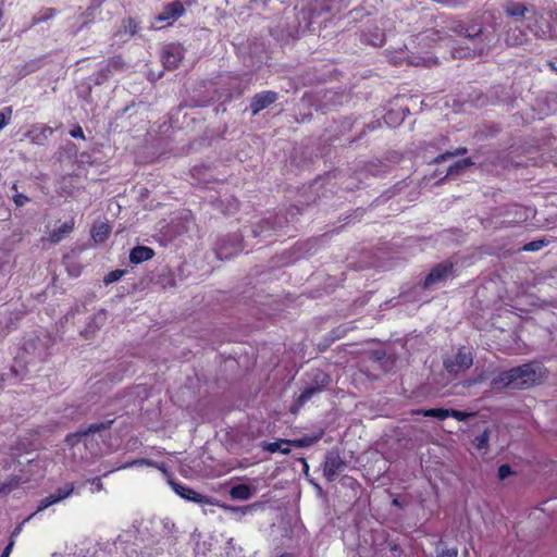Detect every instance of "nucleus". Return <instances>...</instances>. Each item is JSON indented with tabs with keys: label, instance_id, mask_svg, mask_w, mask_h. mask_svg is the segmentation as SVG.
I'll return each instance as SVG.
<instances>
[{
	"label": "nucleus",
	"instance_id": "6e6552de",
	"mask_svg": "<svg viewBox=\"0 0 557 557\" xmlns=\"http://www.w3.org/2000/svg\"><path fill=\"white\" fill-rule=\"evenodd\" d=\"M346 461L337 450H330L323 462V475L327 482H333L337 475L346 469Z\"/></svg>",
	"mask_w": 557,
	"mask_h": 557
},
{
	"label": "nucleus",
	"instance_id": "3c124183",
	"mask_svg": "<svg viewBox=\"0 0 557 557\" xmlns=\"http://www.w3.org/2000/svg\"><path fill=\"white\" fill-rule=\"evenodd\" d=\"M235 209H238V201L235 200Z\"/></svg>",
	"mask_w": 557,
	"mask_h": 557
},
{
	"label": "nucleus",
	"instance_id": "ea45409f",
	"mask_svg": "<svg viewBox=\"0 0 557 557\" xmlns=\"http://www.w3.org/2000/svg\"><path fill=\"white\" fill-rule=\"evenodd\" d=\"M377 33L375 34V39L373 40H369V42L373 46H383L384 45V41H385V35L380 32L379 29H376Z\"/></svg>",
	"mask_w": 557,
	"mask_h": 557
},
{
	"label": "nucleus",
	"instance_id": "8fccbe9b",
	"mask_svg": "<svg viewBox=\"0 0 557 557\" xmlns=\"http://www.w3.org/2000/svg\"><path fill=\"white\" fill-rule=\"evenodd\" d=\"M483 381V376L481 375L480 377H478L474 382H481Z\"/></svg>",
	"mask_w": 557,
	"mask_h": 557
},
{
	"label": "nucleus",
	"instance_id": "37998d69",
	"mask_svg": "<svg viewBox=\"0 0 557 557\" xmlns=\"http://www.w3.org/2000/svg\"><path fill=\"white\" fill-rule=\"evenodd\" d=\"M92 483H95V484H96L97 490H101V488H102V483H101V481H100V479H99V478L94 479V480H92Z\"/></svg>",
	"mask_w": 557,
	"mask_h": 557
},
{
	"label": "nucleus",
	"instance_id": "f03ea898",
	"mask_svg": "<svg viewBox=\"0 0 557 557\" xmlns=\"http://www.w3.org/2000/svg\"><path fill=\"white\" fill-rule=\"evenodd\" d=\"M448 28L468 40L467 47L453 50L454 58L461 59L483 55L495 44V37L486 35L480 24L472 23L467 25L461 21H451Z\"/></svg>",
	"mask_w": 557,
	"mask_h": 557
},
{
	"label": "nucleus",
	"instance_id": "b1692460",
	"mask_svg": "<svg viewBox=\"0 0 557 557\" xmlns=\"http://www.w3.org/2000/svg\"><path fill=\"white\" fill-rule=\"evenodd\" d=\"M230 496L233 499L247 500L252 496V491L247 484H237L231 487Z\"/></svg>",
	"mask_w": 557,
	"mask_h": 557
},
{
	"label": "nucleus",
	"instance_id": "c756f323",
	"mask_svg": "<svg viewBox=\"0 0 557 557\" xmlns=\"http://www.w3.org/2000/svg\"><path fill=\"white\" fill-rule=\"evenodd\" d=\"M255 506L256 505H246V506L223 505L222 507L230 512L246 515V513L250 512L255 508Z\"/></svg>",
	"mask_w": 557,
	"mask_h": 557
},
{
	"label": "nucleus",
	"instance_id": "e433bc0d",
	"mask_svg": "<svg viewBox=\"0 0 557 557\" xmlns=\"http://www.w3.org/2000/svg\"><path fill=\"white\" fill-rule=\"evenodd\" d=\"M312 443H313V441L311 438H309L308 436H305V437L292 441V446L306 447Z\"/></svg>",
	"mask_w": 557,
	"mask_h": 557
},
{
	"label": "nucleus",
	"instance_id": "c03bdc74",
	"mask_svg": "<svg viewBox=\"0 0 557 557\" xmlns=\"http://www.w3.org/2000/svg\"><path fill=\"white\" fill-rule=\"evenodd\" d=\"M391 550H392L393 553H394V552H400V548H399V546H398V545H396V544H395V545L391 546Z\"/></svg>",
	"mask_w": 557,
	"mask_h": 557
},
{
	"label": "nucleus",
	"instance_id": "7c9ffc66",
	"mask_svg": "<svg viewBox=\"0 0 557 557\" xmlns=\"http://www.w3.org/2000/svg\"><path fill=\"white\" fill-rule=\"evenodd\" d=\"M126 273L125 270H120V269H116V270H113V271H110L103 278V282L104 284L109 285V284H112L116 281H119L124 274Z\"/></svg>",
	"mask_w": 557,
	"mask_h": 557
},
{
	"label": "nucleus",
	"instance_id": "09e8293b",
	"mask_svg": "<svg viewBox=\"0 0 557 557\" xmlns=\"http://www.w3.org/2000/svg\"><path fill=\"white\" fill-rule=\"evenodd\" d=\"M280 557H292V555H290V554H287V553H284V554H282Z\"/></svg>",
	"mask_w": 557,
	"mask_h": 557
},
{
	"label": "nucleus",
	"instance_id": "a19ab883",
	"mask_svg": "<svg viewBox=\"0 0 557 557\" xmlns=\"http://www.w3.org/2000/svg\"><path fill=\"white\" fill-rule=\"evenodd\" d=\"M14 543L15 542L13 540H10V542L8 543L5 548L3 549V552H2L0 557H9L11 552H12V549H13Z\"/></svg>",
	"mask_w": 557,
	"mask_h": 557
},
{
	"label": "nucleus",
	"instance_id": "c9c22d12",
	"mask_svg": "<svg viewBox=\"0 0 557 557\" xmlns=\"http://www.w3.org/2000/svg\"><path fill=\"white\" fill-rule=\"evenodd\" d=\"M457 556H458V549L456 547H453V548H444L442 550H438L436 557H457Z\"/></svg>",
	"mask_w": 557,
	"mask_h": 557
},
{
	"label": "nucleus",
	"instance_id": "f8f14e48",
	"mask_svg": "<svg viewBox=\"0 0 557 557\" xmlns=\"http://www.w3.org/2000/svg\"><path fill=\"white\" fill-rule=\"evenodd\" d=\"M278 99V94L272 90H264L256 94L249 104V109L252 115H257L269 106L273 104Z\"/></svg>",
	"mask_w": 557,
	"mask_h": 557
},
{
	"label": "nucleus",
	"instance_id": "f3484780",
	"mask_svg": "<svg viewBox=\"0 0 557 557\" xmlns=\"http://www.w3.org/2000/svg\"><path fill=\"white\" fill-rule=\"evenodd\" d=\"M138 30L139 25L136 22V20L133 17H126L122 21L121 26L114 33V37L123 39V37L125 36L126 38H124V41H126L133 36H135L138 33Z\"/></svg>",
	"mask_w": 557,
	"mask_h": 557
},
{
	"label": "nucleus",
	"instance_id": "473e14b6",
	"mask_svg": "<svg viewBox=\"0 0 557 557\" xmlns=\"http://www.w3.org/2000/svg\"><path fill=\"white\" fill-rule=\"evenodd\" d=\"M474 416L472 412H466L457 409H449V417L458 421H467L470 417Z\"/></svg>",
	"mask_w": 557,
	"mask_h": 557
},
{
	"label": "nucleus",
	"instance_id": "f704fd0d",
	"mask_svg": "<svg viewBox=\"0 0 557 557\" xmlns=\"http://www.w3.org/2000/svg\"><path fill=\"white\" fill-rule=\"evenodd\" d=\"M513 472L511 470V467L509 465H502L498 468L497 474L500 480H505L509 475H511Z\"/></svg>",
	"mask_w": 557,
	"mask_h": 557
},
{
	"label": "nucleus",
	"instance_id": "5701e85b",
	"mask_svg": "<svg viewBox=\"0 0 557 557\" xmlns=\"http://www.w3.org/2000/svg\"><path fill=\"white\" fill-rule=\"evenodd\" d=\"M292 441L289 440H277L275 442L264 443L263 449L274 454L282 453L283 455H288L290 453Z\"/></svg>",
	"mask_w": 557,
	"mask_h": 557
},
{
	"label": "nucleus",
	"instance_id": "58836bf2",
	"mask_svg": "<svg viewBox=\"0 0 557 557\" xmlns=\"http://www.w3.org/2000/svg\"><path fill=\"white\" fill-rule=\"evenodd\" d=\"M13 201L16 207H23L25 203L29 201V198L23 194H16L13 197Z\"/></svg>",
	"mask_w": 557,
	"mask_h": 557
},
{
	"label": "nucleus",
	"instance_id": "49530a36",
	"mask_svg": "<svg viewBox=\"0 0 557 557\" xmlns=\"http://www.w3.org/2000/svg\"><path fill=\"white\" fill-rule=\"evenodd\" d=\"M199 171V169L197 166H195L193 170H191V174L193 176L196 175V173Z\"/></svg>",
	"mask_w": 557,
	"mask_h": 557
},
{
	"label": "nucleus",
	"instance_id": "412c9836",
	"mask_svg": "<svg viewBox=\"0 0 557 557\" xmlns=\"http://www.w3.org/2000/svg\"><path fill=\"white\" fill-rule=\"evenodd\" d=\"M527 41V33L518 26L508 28V30L505 34V42L508 46H521Z\"/></svg>",
	"mask_w": 557,
	"mask_h": 557
},
{
	"label": "nucleus",
	"instance_id": "aec40b11",
	"mask_svg": "<svg viewBox=\"0 0 557 557\" xmlns=\"http://www.w3.org/2000/svg\"><path fill=\"white\" fill-rule=\"evenodd\" d=\"M154 257V250L148 246H136L129 252V261L139 264Z\"/></svg>",
	"mask_w": 557,
	"mask_h": 557
},
{
	"label": "nucleus",
	"instance_id": "0eeeda50",
	"mask_svg": "<svg viewBox=\"0 0 557 557\" xmlns=\"http://www.w3.org/2000/svg\"><path fill=\"white\" fill-rule=\"evenodd\" d=\"M473 364L472 351L465 346L460 347L453 358L444 360V367L449 373L457 374Z\"/></svg>",
	"mask_w": 557,
	"mask_h": 557
},
{
	"label": "nucleus",
	"instance_id": "9d476101",
	"mask_svg": "<svg viewBox=\"0 0 557 557\" xmlns=\"http://www.w3.org/2000/svg\"><path fill=\"white\" fill-rule=\"evenodd\" d=\"M185 14V7L180 0H175L163 7V10L156 16L157 23H165L166 26L173 23Z\"/></svg>",
	"mask_w": 557,
	"mask_h": 557
},
{
	"label": "nucleus",
	"instance_id": "4468645a",
	"mask_svg": "<svg viewBox=\"0 0 557 557\" xmlns=\"http://www.w3.org/2000/svg\"><path fill=\"white\" fill-rule=\"evenodd\" d=\"M53 134V128L48 125H35L26 134V137L36 145H45Z\"/></svg>",
	"mask_w": 557,
	"mask_h": 557
},
{
	"label": "nucleus",
	"instance_id": "4be33fe9",
	"mask_svg": "<svg viewBox=\"0 0 557 557\" xmlns=\"http://www.w3.org/2000/svg\"><path fill=\"white\" fill-rule=\"evenodd\" d=\"M111 231L112 228L108 223L95 224L91 228V238L95 243L102 244L109 238Z\"/></svg>",
	"mask_w": 557,
	"mask_h": 557
},
{
	"label": "nucleus",
	"instance_id": "2f4dec72",
	"mask_svg": "<svg viewBox=\"0 0 557 557\" xmlns=\"http://www.w3.org/2000/svg\"><path fill=\"white\" fill-rule=\"evenodd\" d=\"M546 244L547 243L544 239L532 240L530 243H527L522 247V250L523 251H537V250L542 249L544 246H546Z\"/></svg>",
	"mask_w": 557,
	"mask_h": 557
},
{
	"label": "nucleus",
	"instance_id": "ddd939ff",
	"mask_svg": "<svg viewBox=\"0 0 557 557\" xmlns=\"http://www.w3.org/2000/svg\"><path fill=\"white\" fill-rule=\"evenodd\" d=\"M503 11L507 17H510L516 22H520L530 12V8L521 2L508 0L503 4Z\"/></svg>",
	"mask_w": 557,
	"mask_h": 557
},
{
	"label": "nucleus",
	"instance_id": "bb28decb",
	"mask_svg": "<svg viewBox=\"0 0 557 557\" xmlns=\"http://www.w3.org/2000/svg\"><path fill=\"white\" fill-rule=\"evenodd\" d=\"M468 152V149L466 147H459L457 148L455 151H447V152H444V153H441L438 154L437 157H435L431 163H434V164H440L444 161H446L447 159L449 158H453L455 156H463Z\"/></svg>",
	"mask_w": 557,
	"mask_h": 557
},
{
	"label": "nucleus",
	"instance_id": "9b49d317",
	"mask_svg": "<svg viewBox=\"0 0 557 557\" xmlns=\"http://www.w3.org/2000/svg\"><path fill=\"white\" fill-rule=\"evenodd\" d=\"M170 485L172 486V488L174 490V492L177 495H180L182 498H184L186 500H189V502H193L196 504H205V505L213 504L210 497L198 493L197 491H195L194 488H191L185 484L176 483L171 480Z\"/></svg>",
	"mask_w": 557,
	"mask_h": 557
},
{
	"label": "nucleus",
	"instance_id": "cd10ccee",
	"mask_svg": "<svg viewBox=\"0 0 557 557\" xmlns=\"http://www.w3.org/2000/svg\"><path fill=\"white\" fill-rule=\"evenodd\" d=\"M490 430L485 429L480 435L473 440V445L478 450H486L488 448Z\"/></svg>",
	"mask_w": 557,
	"mask_h": 557
},
{
	"label": "nucleus",
	"instance_id": "423d86ee",
	"mask_svg": "<svg viewBox=\"0 0 557 557\" xmlns=\"http://www.w3.org/2000/svg\"><path fill=\"white\" fill-rule=\"evenodd\" d=\"M331 383V376L321 369H315L312 371V385L306 387L301 394L297 398V404L299 406L305 405L309 401L315 394L320 393L324 387L329 386Z\"/></svg>",
	"mask_w": 557,
	"mask_h": 557
},
{
	"label": "nucleus",
	"instance_id": "7ed1b4c3",
	"mask_svg": "<svg viewBox=\"0 0 557 557\" xmlns=\"http://www.w3.org/2000/svg\"><path fill=\"white\" fill-rule=\"evenodd\" d=\"M17 468H20V462L15 459L0 461V479H4V481L0 483V497L8 496L25 482L23 476L15 472ZM21 471L22 470L18 469V472Z\"/></svg>",
	"mask_w": 557,
	"mask_h": 557
},
{
	"label": "nucleus",
	"instance_id": "dca6fc26",
	"mask_svg": "<svg viewBox=\"0 0 557 557\" xmlns=\"http://www.w3.org/2000/svg\"><path fill=\"white\" fill-rule=\"evenodd\" d=\"M161 59L165 69L174 70L180 65L183 55L177 47L171 45L163 50Z\"/></svg>",
	"mask_w": 557,
	"mask_h": 557
},
{
	"label": "nucleus",
	"instance_id": "a211bd4d",
	"mask_svg": "<svg viewBox=\"0 0 557 557\" xmlns=\"http://www.w3.org/2000/svg\"><path fill=\"white\" fill-rule=\"evenodd\" d=\"M75 220L74 218H71L49 234V242L52 244H59L73 232Z\"/></svg>",
	"mask_w": 557,
	"mask_h": 557
},
{
	"label": "nucleus",
	"instance_id": "4c0bfd02",
	"mask_svg": "<svg viewBox=\"0 0 557 557\" xmlns=\"http://www.w3.org/2000/svg\"><path fill=\"white\" fill-rule=\"evenodd\" d=\"M70 135L73 138H79L85 139V134L83 132V128L79 125H75L73 128L70 129Z\"/></svg>",
	"mask_w": 557,
	"mask_h": 557
},
{
	"label": "nucleus",
	"instance_id": "a18cd8bd",
	"mask_svg": "<svg viewBox=\"0 0 557 557\" xmlns=\"http://www.w3.org/2000/svg\"><path fill=\"white\" fill-rule=\"evenodd\" d=\"M260 227H261V230H260V231L253 230V234H255V236H258V235H260V234L263 232V230H262V226H261V225H260Z\"/></svg>",
	"mask_w": 557,
	"mask_h": 557
},
{
	"label": "nucleus",
	"instance_id": "2eb2a0df",
	"mask_svg": "<svg viewBox=\"0 0 557 557\" xmlns=\"http://www.w3.org/2000/svg\"><path fill=\"white\" fill-rule=\"evenodd\" d=\"M125 65L126 63L121 54L113 55L99 70V76L108 78L110 75L123 71Z\"/></svg>",
	"mask_w": 557,
	"mask_h": 557
},
{
	"label": "nucleus",
	"instance_id": "6ab92c4d",
	"mask_svg": "<svg viewBox=\"0 0 557 557\" xmlns=\"http://www.w3.org/2000/svg\"><path fill=\"white\" fill-rule=\"evenodd\" d=\"M113 422H114V420H107L103 422L92 423V424L88 425V428H86L85 430L78 431L75 434H70L66 437V441L71 442L72 438H74V437L82 438V437L88 436L89 434H95L100 431L109 430L112 426Z\"/></svg>",
	"mask_w": 557,
	"mask_h": 557
},
{
	"label": "nucleus",
	"instance_id": "20e7f679",
	"mask_svg": "<svg viewBox=\"0 0 557 557\" xmlns=\"http://www.w3.org/2000/svg\"><path fill=\"white\" fill-rule=\"evenodd\" d=\"M74 492V484L67 483L63 487H60L55 491V493L50 494L49 496L42 498L37 507V510L29 515L27 518H25L20 524H17L14 530L11 533L10 540H13L18 536V534L22 532L23 527L26 522H28L30 519L35 517L36 513L44 511L48 507H50L53 504H57L65 498H67L72 493Z\"/></svg>",
	"mask_w": 557,
	"mask_h": 557
},
{
	"label": "nucleus",
	"instance_id": "c85d7f7f",
	"mask_svg": "<svg viewBox=\"0 0 557 557\" xmlns=\"http://www.w3.org/2000/svg\"><path fill=\"white\" fill-rule=\"evenodd\" d=\"M13 114L12 107H4L0 111V131L4 128L11 121Z\"/></svg>",
	"mask_w": 557,
	"mask_h": 557
},
{
	"label": "nucleus",
	"instance_id": "393cba45",
	"mask_svg": "<svg viewBox=\"0 0 557 557\" xmlns=\"http://www.w3.org/2000/svg\"><path fill=\"white\" fill-rule=\"evenodd\" d=\"M473 164L474 163L470 158H465V159L458 160L448 168L446 176L459 175L466 169L472 166Z\"/></svg>",
	"mask_w": 557,
	"mask_h": 557
},
{
	"label": "nucleus",
	"instance_id": "79ce46f5",
	"mask_svg": "<svg viewBox=\"0 0 557 557\" xmlns=\"http://www.w3.org/2000/svg\"><path fill=\"white\" fill-rule=\"evenodd\" d=\"M529 28L530 30L534 34V36L536 37H542L545 35V32L544 30H539V29H535L533 28L532 26L529 25Z\"/></svg>",
	"mask_w": 557,
	"mask_h": 557
},
{
	"label": "nucleus",
	"instance_id": "f257e3e1",
	"mask_svg": "<svg viewBox=\"0 0 557 557\" xmlns=\"http://www.w3.org/2000/svg\"><path fill=\"white\" fill-rule=\"evenodd\" d=\"M546 369L539 362H528L499 372L491 381L493 389H528L540 384Z\"/></svg>",
	"mask_w": 557,
	"mask_h": 557
},
{
	"label": "nucleus",
	"instance_id": "de8ad7c7",
	"mask_svg": "<svg viewBox=\"0 0 557 557\" xmlns=\"http://www.w3.org/2000/svg\"><path fill=\"white\" fill-rule=\"evenodd\" d=\"M194 2H196V0H186V2H185V3H186L187 5H191Z\"/></svg>",
	"mask_w": 557,
	"mask_h": 557
},
{
	"label": "nucleus",
	"instance_id": "1a4fd4ad",
	"mask_svg": "<svg viewBox=\"0 0 557 557\" xmlns=\"http://www.w3.org/2000/svg\"><path fill=\"white\" fill-rule=\"evenodd\" d=\"M242 249V240L238 236H226L218 242L215 253L220 260H227L236 256Z\"/></svg>",
	"mask_w": 557,
	"mask_h": 557
},
{
	"label": "nucleus",
	"instance_id": "39448f33",
	"mask_svg": "<svg viewBox=\"0 0 557 557\" xmlns=\"http://www.w3.org/2000/svg\"><path fill=\"white\" fill-rule=\"evenodd\" d=\"M456 269L455 263L445 260L434 264L428 275L424 277L422 288L428 290L436 285L445 284L449 278L455 277Z\"/></svg>",
	"mask_w": 557,
	"mask_h": 557
},
{
	"label": "nucleus",
	"instance_id": "72a5a7b5",
	"mask_svg": "<svg viewBox=\"0 0 557 557\" xmlns=\"http://www.w3.org/2000/svg\"><path fill=\"white\" fill-rule=\"evenodd\" d=\"M134 466H149V467H157L158 469L165 471L164 463H161V466H158L156 461L147 459V458H139L132 462Z\"/></svg>",
	"mask_w": 557,
	"mask_h": 557
},
{
	"label": "nucleus",
	"instance_id": "a878e982",
	"mask_svg": "<svg viewBox=\"0 0 557 557\" xmlns=\"http://www.w3.org/2000/svg\"><path fill=\"white\" fill-rule=\"evenodd\" d=\"M417 413L422 414L423 417L437 418L440 420L449 418V409L446 408L420 409Z\"/></svg>",
	"mask_w": 557,
	"mask_h": 557
}]
</instances>
